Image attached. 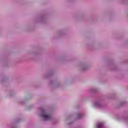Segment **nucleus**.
<instances>
[{
  "label": "nucleus",
  "instance_id": "20e7f679",
  "mask_svg": "<svg viewBox=\"0 0 128 128\" xmlns=\"http://www.w3.org/2000/svg\"><path fill=\"white\" fill-rule=\"evenodd\" d=\"M83 116L82 114H78L77 118H82V117Z\"/></svg>",
  "mask_w": 128,
  "mask_h": 128
},
{
  "label": "nucleus",
  "instance_id": "f03ea898",
  "mask_svg": "<svg viewBox=\"0 0 128 128\" xmlns=\"http://www.w3.org/2000/svg\"><path fill=\"white\" fill-rule=\"evenodd\" d=\"M94 106L95 108H100V106H102V104L100 101H96L94 103Z\"/></svg>",
  "mask_w": 128,
  "mask_h": 128
},
{
  "label": "nucleus",
  "instance_id": "423d86ee",
  "mask_svg": "<svg viewBox=\"0 0 128 128\" xmlns=\"http://www.w3.org/2000/svg\"><path fill=\"white\" fill-rule=\"evenodd\" d=\"M93 92H96V91H94V90H93Z\"/></svg>",
  "mask_w": 128,
  "mask_h": 128
},
{
  "label": "nucleus",
  "instance_id": "7ed1b4c3",
  "mask_svg": "<svg viewBox=\"0 0 128 128\" xmlns=\"http://www.w3.org/2000/svg\"><path fill=\"white\" fill-rule=\"evenodd\" d=\"M104 128V122H100L98 123L97 125V128Z\"/></svg>",
  "mask_w": 128,
  "mask_h": 128
},
{
  "label": "nucleus",
  "instance_id": "f257e3e1",
  "mask_svg": "<svg viewBox=\"0 0 128 128\" xmlns=\"http://www.w3.org/2000/svg\"><path fill=\"white\" fill-rule=\"evenodd\" d=\"M40 116L44 120H52V115L44 108H40Z\"/></svg>",
  "mask_w": 128,
  "mask_h": 128
},
{
  "label": "nucleus",
  "instance_id": "39448f33",
  "mask_svg": "<svg viewBox=\"0 0 128 128\" xmlns=\"http://www.w3.org/2000/svg\"><path fill=\"white\" fill-rule=\"evenodd\" d=\"M86 70V66H82V70Z\"/></svg>",
  "mask_w": 128,
  "mask_h": 128
}]
</instances>
